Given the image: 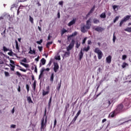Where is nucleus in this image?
<instances>
[{"label":"nucleus","mask_w":131,"mask_h":131,"mask_svg":"<svg viewBox=\"0 0 131 131\" xmlns=\"http://www.w3.org/2000/svg\"><path fill=\"white\" fill-rule=\"evenodd\" d=\"M124 110H125V108H124L123 104L120 103L117 106V108L115 110V112H116V113H121V112H123Z\"/></svg>","instance_id":"nucleus-1"},{"label":"nucleus","mask_w":131,"mask_h":131,"mask_svg":"<svg viewBox=\"0 0 131 131\" xmlns=\"http://www.w3.org/2000/svg\"><path fill=\"white\" fill-rule=\"evenodd\" d=\"M94 52L97 54L99 60H101L103 57V52H102L99 48H96Z\"/></svg>","instance_id":"nucleus-2"},{"label":"nucleus","mask_w":131,"mask_h":131,"mask_svg":"<svg viewBox=\"0 0 131 131\" xmlns=\"http://www.w3.org/2000/svg\"><path fill=\"white\" fill-rule=\"evenodd\" d=\"M123 105H124L125 107H128L130 104V100L128 98H126L122 102Z\"/></svg>","instance_id":"nucleus-3"},{"label":"nucleus","mask_w":131,"mask_h":131,"mask_svg":"<svg viewBox=\"0 0 131 131\" xmlns=\"http://www.w3.org/2000/svg\"><path fill=\"white\" fill-rule=\"evenodd\" d=\"M112 103H113V104L115 103V101H114V98H112L111 100L107 99L106 101L105 105H107V106L109 107V106H110Z\"/></svg>","instance_id":"nucleus-4"},{"label":"nucleus","mask_w":131,"mask_h":131,"mask_svg":"<svg viewBox=\"0 0 131 131\" xmlns=\"http://www.w3.org/2000/svg\"><path fill=\"white\" fill-rule=\"evenodd\" d=\"M54 68H53V70L54 71V72L56 73L58 70H59V64H58V63L57 62H54Z\"/></svg>","instance_id":"nucleus-5"},{"label":"nucleus","mask_w":131,"mask_h":131,"mask_svg":"<svg viewBox=\"0 0 131 131\" xmlns=\"http://www.w3.org/2000/svg\"><path fill=\"white\" fill-rule=\"evenodd\" d=\"M91 18L88 19L86 22V29H90L91 28Z\"/></svg>","instance_id":"nucleus-6"},{"label":"nucleus","mask_w":131,"mask_h":131,"mask_svg":"<svg viewBox=\"0 0 131 131\" xmlns=\"http://www.w3.org/2000/svg\"><path fill=\"white\" fill-rule=\"evenodd\" d=\"M76 35H77V32L75 31L72 34V35L68 36V39L70 40V39H71L72 37H74V36H76Z\"/></svg>","instance_id":"nucleus-7"},{"label":"nucleus","mask_w":131,"mask_h":131,"mask_svg":"<svg viewBox=\"0 0 131 131\" xmlns=\"http://www.w3.org/2000/svg\"><path fill=\"white\" fill-rule=\"evenodd\" d=\"M95 31H97L98 32H102L103 30H104V29H103L101 27H97V28L94 29Z\"/></svg>","instance_id":"nucleus-8"},{"label":"nucleus","mask_w":131,"mask_h":131,"mask_svg":"<svg viewBox=\"0 0 131 131\" xmlns=\"http://www.w3.org/2000/svg\"><path fill=\"white\" fill-rule=\"evenodd\" d=\"M112 59V57L111 55H109L108 57L106 58V61L108 63V64H110L111 63V60Z\"/></svg>","instance_id":"nucleus-9"},{"label":"nucleus","mask_w":131,"mask_h":131,"mask_svg":"<svg viewBox=\"0 0 131 131\" xmlns=\"http://www.w3.org/2000/svg\"><path fill=\"white\" fill-rule=\"evenodd\" d=\"M47 127V124H43V121L41 122V127H40V130L41 131L43 130H45V128Z\"/></svg>","instance_id":"nucleus-10"},{"label":"nucleus","mask_w":131,"mask_h":131,"mask_svg":"<svg viewBox=\"0 0 131 131\" xmlns=\"http://www.w3.org/2000/svg\"><path fill=\"white\" fill-rule=\"evenodd\" d=\"M85 28H86V26L85 25H83L82 27H81V32H82L83 33H85V32H86V30H85Z\"/></svg>","instance_id":"nucleus-11"},{"label":"nucleus","mask_w":131,"mask_h":131,"mask_svg":"<svg viewBox=\"0 0 131 131\" xmlns=\"http://www.w3.org/2000/svg\"><path fill=\"white\" fill-rule=\"evenodd\" d=\"M129 19H131V15H126L123 18V19H124V21H125V22H126V21H128Z\"/></svg>","instance_id":"nucleus-12"},{"label":"nucleus","mask_w":131,"mask_h":131,"mask_svg":"<svg viewBox=\"0 0 131 131\" xmlns=\"http://www.w3.org/2000/svg\"><path fill=\"white\" fill-rule=\"evenodd\" d=\"M79 60L80 61V60L82 59V57H83V52H82V50H81L80 53H79Z\"/></svg>","instance_id":"nucleus-13"},{"label":"nucleus","mask_w":131,"mask_h":131,"mask_svg":"<svg viewBox=\"0 0 131 131\" xmlns=\"http://www.w3.org/2000/svg\"><path fill=\"white\" fill-rule=\"evenodd\" d=\"M117 113H116L115 110L110 114L109 116H110L111 117H114V116H115V114H117Z\"/></svg>","instance_id":"nucleus-14"},{"label":"nucleus","mask_w":131,"mask_h":131,"mask_svg":"<svg viewBox=\"0 0 131 131\" xmlns=\"http://www.w3.org/2000/svg\"><path fill=\"white\" fill-rule=\"evenodd\" d=\"M23 8H24V6H23V5H20L19 7H18V9L17 10V15H19V14H20V12H21V10H20V9H23Z\"/></svg>","instance_id":"nucleus-15"},{"label":"nucleus","mask_w":131,"mask_h":131,"mask_svg":"<svg viewBox=\"0 0 131 131\" xmlns=\"http://www.w3.org/2000/svg\"><path fill=\"white\" fill-rule=\"evenodd\" d=\"M50 93V91H45L44 90H42V96L44 97V96H46V95H49Z\"/></svg>","instance_id":"nucleus-16"},{"label":"nucleus","mask_w":131,"mask_h":131,"mask_svg":"<svg viewBox=\"0 0 131 131\" xmlns=\"http://www.w3.org/2000/svg\"><path fill=\"white\" fill-rule=\"evenodd\" d=\"M93 23L94 24H99V23H100V20L97 18H94Z\"/></svg>","instance_id":"nucleus-17"},{"label":"nucleus","mask_w":131,"mask_h":131,"mask_svg":"<svg viewBox=\"0 0 131 131\" xmlns=\"http://www.w3.org/2000/svg\"><path fill=\"white\" fill-rule=\"evenodd\" d=\"M20 65H22L23 66H24L26 68H29V64L24 63L23 62H20Z\"/></svg>","instance_id":"nucleus-18"},{"label":"nucleus","mask_w":131,"mask_h":131,"mask_svg":"<svg viewBox=\"0 0 131 131\" xmlns=\"http://www.w3.org/2000/svg\"><path fill=\"white\" fill-rule=\"evenodd\" d=\"M73 24H75V20L73 19L71 20L68 26H72Z\"/></svg>","instance_id":"nucleus-19"},{"label":"nucleus","mask_w":131,"mask_h":131,"mask_svg":"<svg viewBox=\"0 0 131 131\" xmlns=\"http://www.w3.org/2000/svg\"><path fill=\"white\" fill-rule=\"evenodd\" d=\"M29 54H35V50L34 49H33V50H31V47L29 48Z\"/></svg>","instance_id":"nucleus-20"},{"label":"nucleus","mask_w":131,"mask_h":131,"mask_svg":"<svg viewBox=\"0 0 131 131\" xmlns=\"http://www.w3.org/2000/svg\"><path fill=\"white\" fill-rule=\"evenodd\" d=\"M51 45H53V41L48 42L46 44V48L47 49H49L50 48V46H51Z\"/></svg>","instance_id":"nucleus-21"},{"label":"nucleus","mask_w":131,"mask_h":131,"mask_svg":"<svg viewBox=\"0 0 131 131\" xmlns=\"http://www.w3.org/2000/svg\"><path fill=\"white\" fill-rule=\"evenodd\" d=\"M17 67H19V68H20L19 69V70H20V71H23V72H26V70L24 69H22V67L19 66V65H16Z\"/></svg>","instance_id":"nucleus-22"},{"label":"nucleus","mask_w":131,"mask_h":131,"mask_svg":"<svg viewBox=\"0 0 131 131\" xmlns=\"http://www.w3.org/2000/svg\"><path fill=\"white\" fill-rule=\"evenodd\" d=\"M75 43V40H74V39H73L69 45L73 48V47H74Z\"/></svg>","instance_id":"nucleus-23"},{"label":"nucleus","mask_w":131,"mask_h":131,"mask_svg":"<svg viewBox=\"0 0 131 131\" xmlns=\"http://www.w3.org/2000/svg\"><path fill=\"white\" fill-rule=\"evenodd\" d=\"M47 118H48V117L46 116L45 118V121L44 118H42L41 119V122H43V124H47Z\"/></svg>","instance_id":"nucleus-24"},{"label":"nucleus","mask_w":131,"mask_h":131,"mask_svg":"<svg viewBox=\"0 0 131 131\" xmlns=\"http://www.w3.org/2000/svg\"><path fill=\"white\" fill-rule=\"evenodd\" d=\"M66 32H68V30H67L65 29H62L61 32V35H63L64 33H66Z\"/></svg>","instance_id":"nucleus-25"},{"label":"nucleus","mask_w":131,"mask_h":131,"mask_svg":"<svg viewBox=\"0 0 131 131\" xmlns=\"http://www.w3.org/2000/svg\"><path fill=\"white\" fill-rule=\"evenodd\" d=\"M100 18H102V19H105L106 18V13L105 12H103L100 16Z\"/></svg>","instance_id":"nucleus-26"},{"label":"nucleus","mask_w":131,"mask_h":131,"mask_svg":"<svg viewBox=\"0 0 131 131\" xmlns=\"http://www.w3.org/2000/svg\"><path fill=\"white\" fill-rule=\"evenodd\" d=\"M128 67V64L126 62H123L122 65V68H125V67Z\"/></svg>","instance_id":"nucleus-27"},{"label":"nucleus","mask_w":131,"mask_h":131,"mask_svg":"<svg viewBox=\"0 0 131 131\" xmlns=\"http://www.w3.org/2000/svg\"><path fill=\"white\" fill-rule=\"evenodd\" d=\"M33 85V89L34 91H35V89L36 88V81L35 80L32 84Z\"/></svg>","instance_id":"nucleus-28"},{"label":"nucleus","mask_w":131,"mask_h":131,"mask_svg":"<svg viewBox=\"0 0 131 131\" xmlns=\"http://www.w3.org/2000/svg\"><path fill=\"white\" fill-rule=\"evenodd\" d=\"M15 47H16V49L19 51V50H20V49L19 48V45L18 44V41H17V40H15Z\"/></svg>","instance_id":"nucleus-29"},{"label":"nucleus","mask_w":131,"mask_h":131,"mask_svg":"<svg viewBox=\"0 0 131 131\" xmlns=\"http://www.w3.org/2000/svg\"><path fill=\"white\" fill-rule=\"evenodd\" d=\"M52 97L51 96L50 98V99L49 100V102H48V107H49V108H50V107H51V104H52Z\"/></svg>","instance_id":"nucleus-30"},{"label":"nucleus","mask_w":131,"mask_h":131,"mask_svg":"<svg viewBox=\"0 0 131 131\" xmlns=\"http://www.w3.org/2000/svg\"><path fill=\"white\" fill-rule=\"evenodd\" d=\"M95 9H96V5H94L93 6V8L90 10V11H89V13H90V14H92V13H93V12L95 11Z\"/></svg>","instance_id":"nucleus-31"},{"label":"nucleus","mask_w":131,"mask_h":131,"mask_svg":"<svg viewBox=\"0 0 131 131\" xmlns=\"http://www.w3.org/2000/svg\"><path fill=\"white\" fill-rule=\"evenodd\" d=\"M50 81H51V82H53L54 81V73H52L51 74V76L50 77Z\"/></svg>","instance_id":"nucleus-32"},{"label":"nucleus","mask_w":131,"mask_h":131,"mask_svg":"<svg viewBox=\"0 0 131 131\" xmlns=\"http://www.w3.org/2000/svg\"><path fill=\"white\" fill-rule=\"evenodd\" d=\"M27 101H28V103H33V101H32V100H31V97H30V96H28L27 97Z\"/></svg>","instance_id":"nucleus-33"},{"label":"nucleus","mask_w":131,"mask_h":131,"mask_svg":"<svg viewBox=\"0 0 131 131\" xmlns=\"http://www.w3.org/2000/svg\"><path fill=\"white\" fill-rule=\"evenodd\" d=\"M10 66H11V68H10V70H11V71H15V66L13 65L12 64H10Z\"/></svg>","instance_id":"nucleus-34"},{"label":"nucleus","mask_w":131,"mask_h":131,"mask_svg":"<svg viewBox=\"0 0 131 131\" xmlns=\"http://www.w3.org/2000/svg\"><path fill=\"white\" fill-rule=\"evenodd\" d=\"M40 62L42 63V65H45V64H46V59L44 58H42L41 60H40Z\"/></svg>","instance_id":"nucleus-35"},{"label":"nucleus","mask_w":131,"mask_h":131,"mask_svg":"<svg viewBox=\"0 0 131 131\" xmlns=\"http://www.w3.org/2000/svg\"><path fill=\"white\" fill-rule=\"evenodd\" d=\"M72 46H71V45H69V46L67 48V50L68 52H69V51H71L72 50Z\"/></svg>","instance_id":"nucleus-36"},{"label":"nucleus","mask_w":131,"mask_h":131,"mask_svg":"<svg viewBox=\"0 0 131 131\" xmlns=\"http://www.w3.org/2000/svg\"><path fill=\"white\" fill-rule=\"evenodd\" d=\"M70 107V104L69 103H67V105L65 106V112H67V110L68 109V108H69Z\"/></svg>","instance_id":"nucleus-37"},{"label":"nucleus","mask_w":131,"mask_h":131,"mask_svg":"<svg viewBox=\"0 0 131 131\" xmlns=\"http://www.w3.org/2000/svg\"><path fill=\"white\" fill-rule=\"evenodd\" d=\"M3 51H4V52H8V51H10V49L7 48V47H6L5 46H4Z\"/></svg>","instance_id":"nucleus-38"},{"label":"nucleus","mask_w":131,"mask_h":131,"mask_svg":"<svg viewBox=\"0 0 131 131\" xmlns=\"http://www.w3.org/2000/svg\"><path fill=\"white\" fill-rule=\"evenodd\" d=\"M124 31H127V32H131V27H128L125 29Z\"/></svg>","instance_id":"nucleus-39"},{"label":"nucleus","mask_w":131,"mask_h":131,"mask_svg":"<svg viewBox=\"0 0 131 131\" xmlns=\"http://www.w3.org/2000/svg\"><path fill=\"white\" fill-rule=\"evenodd\" d=\"M29 21L31 22L32 24H33L34 21H33V18L31 17V16H29Z\"/></svg>","instance_id":"nucleus-40"},{"label":"nucleus","mask_w":131,"mask_h":131,"mask_svg":"<svg viewBox=\"0 0 131 131\" xmlns=\"http://www.w3.org/2000/svg\"><path fill=\"white\" fill-rule=\"evenodd\" d=\"M90 48V46H88L87 48H84L83 49V51H85V52H88V51H89Z\"/></svg>","instance_id":"nucleus-41"},{"label":"nucleus","mask_w":131,"mask_h":131,"mask_svg":"<svg viewBox=\"0 0 131 131\" xmlns=\"http://www.w3.org/2000/svg\"><path fill=\"white\" fill-rule=\"evenodd\" d=\"M6 28L5 29L4 31H3V33H1L2 35H3V37H6Z\"/></svg>","instance_id":"nucleus-42"},{"label":"nucleus","mask_w":131,"mask_h":131,"mask_svg":"<svg viewBox=\"0 0 131 131\" xmlns=\"http://www.w3.org/2000/svg\"><path fill=\"white\" fill-rule=\"evenodd\" d=\"M80 46V42L77 41L76 43V48H77V49H78V48H79Z\"/></svg>","instance_id":"nucleus-43"},{"label":"nucleus","mask_w":131,"mask_h":131,"mask_svg":"<svg viewBox=\"0 0 131 131\" xmlns=\"http://www.w3.org/2000/svg\"><path fill=\"white\" fill-rule=\"evenodd\" d=\"M124 22H125V21L123 19H122L121 20L119 26H120V27H121V26H122V24H123V23H124Z\"/></svg>","instance_id":"nucleus-44"},{"label":"nucleus","mask_w":131,"mask_h":131,"mask_svg":"<svg viewBox=\"0 0 131 131\" xmlns=\"http://www.w3.org/2000/svg\"><path fill=\"white\" fill-rule=\"evenodd\" d=\"M42 39H41L39 41H37L36 43H37L38 45H41V43H42Z\"/></svg>","instance_id":"nucleus-45"},{"label":"nucleus","mask_w":131,"mask_h":131,"mask_svg":"<svg viewBox=\"0 0 131 131\" xmlns=\"http://www.w3.org/2000/svg\"><path fill=\"white\" fill-rule=\"evenodd\" d=\"M64 56H66V57H69V56H70V52H65Z\"/></svg>","instance_id":"nucleus-46"},{"label":"nucleus","mask_w":131,"mask_h":131,"mask_svg":"<svg viewBox=\"0 0 131 131\" xmlns=\"http://www.w3.org/2000/svg\"><path fill=\"white\" fill-rule=\"evenodd\" d=\"M118 19H119V16H116L115 18L114 19V23H116V21H118Z\"/></svg>","instance_id":"nucleus-47"},{"label":"nucleus","mask_w":131,"mask_h":131,"mask_svg":"<svg viewBox=\"0 0 131 131\" xmlns=\"http://www.w3.org/2000/svg\"><path fill=\"white\" fill-rule=\"evenodd\" d=\"M80 113H81V110H80L78 111V112H77V113L76 115V116L78 117V116H79V115H80Z\"/></svg>","instance_id":"nucleus-48"},{"label":"nucleus","mask_w":131,"mask_h":131,"mask_svg":"<svg viewBox=\"0 0 131 131\" xmlns=\"http://www.w3.org/2000/svg\"><path fill=\"white\" fill-rule=\"evenodd\" d=\"M87 38H88V37L84 38V39H83L82 42V45H84V43H85V41H86Z\"/></svg>","instance_id":"nucleus-49"},{"label":"nucleus","mask_w":131,"mask_h":131,"mask_svg":"<svg viewBox=\"0 0 131 131\" xmlns=\"http://www.w3.org/2000/svg\"><path fill=\"white\" fill-rule=\"evenodd\" d=\"M116 40V37L115 36V33H114L113 38V42H115Z\"/></svg>","instance_id":"nucleus-50"},{"label":"nucleus","mask_w":131,"mask_h":131,"mask_svg":"<svg viewBox=\"0 0 131 131\" xmlns=\"http://www.w3.org/2000/svg\"><path fill=\"white\" fill-rule=\"evenodd\" d=\"M10 52L8 53V55H9V56H13V51H12V50H10Z\"/></svg>","instance_id":"nucleus-51"},{"label":"nucleus","mask_w":131,"mask_h":131,"mask_svg":"<svg viewBox=\"0 0 131 131\" xmlns=\"http://www.w3.org/2000/svg\"><path fill=\"white\" fill-rule=\"evenodd\" d=\"M77 116H75V117L73 118L72 122H75V121H76V120L77 119Z\"/></svg>","instance_id":"nucleus-52"},{"label":"nucleus","mask_w":131,"mask_h":131,"mask_svg":"<svg viewBox=\"0 0 131 131\" xmlns=\"http://www.w3.org/2000/svg\"><path fill=\"white\" fill-rule=\"evenodd\" d=\"M15 74L16 75H17V76H18L19 77H20V76H21V73H20V72H19L18 71L16 72Z\"/></svg>","instance_id":"nucleus-53"},{"label":"nucleus","mask_w":131,"mask_h":131,"mask_svg":"<svg viewBox=\"0 0 131 131\" xmlns=\"http://www.w3.org/2000/svg\"><path fill=\"white\" fill-rule=\"evenodd\" d=\"M34 67L35 68L34 71L36 73H37V68L36 67V65L34 64Z\"/></svg>","instance_id":"nucleus-54"},{"label":"nucleus","mask_w":131,"mask_h":131,"mask_svg":"<svg viewBox=\"0 0 131 131\" xmlns=\"http://www.w3.org/2000/svg\"><path fill=\"white\" fill-rule=\"evenodd\" d=\"M26 88L27 91L28 93V92H29V85L27 84L26 86Z\"/></svg>","instance_id":"nucleus-55"},{"label":"nucleus","mask_w":131,"mask_h":131,"mask_svg":"<svg viewBox=\"0 0 131 131\" xmlns=\"http://www.w3.org/2000/svg\"><path fill=\"white\" fill-rule=\"evenodd\" d=\"M5 76H10V74L8 72H5Z\"/></svg>","instance_id":"nucleus-56"},{"label":"nucleus","mask_w":131,"mask_h":131,"mask_svg":"<svg viewBox=\"0 0 131 131\" xmlns=\"http://www.w3.org/2000/svg\"><path fill=\"white\" fill-rule=\"evenodd\" d=\"M113 8L114 11H115V10H116V9H117V8H118V6L117 5H114L113 6Z\"/></svg>","instance_id":"nucleus-57"},{"label":"nucleus","mask_w":131,"mask_h":131,"mask_svg":"<svg viewBox=\"0 0 131 131\" xmlns=\"http://www.w3.org/2000/svg\"><path fill=\"white\" fill-rule=\"evenodd\" d=\"M45 71H46V69H45V68H42L41 70L40 73L43 74Z\"/></svg>","instance_id":"nucleus-58"},{"label":"nucleus","mask_w":131,"mask_h":131,"mask_svg":"<svg viewBox=\"0 0 131 131\" xmlns=\"http://www.w3.org/2000/svg\"><path fill=\"white\" fill-rule=\"evenodd\" d=\"M38 49L39 51V52H41V51H42V47H38Z\"/></svg>","instance_id":"nucleus-59"},{"label":"nucleus","mask_w":131,"mask_h":131,"mask_svg":"<svg viewBox=\"0 0 131 131\" xmlns=\"http://www.w3.org/2000/svg\"><path fill=\"white\" fill-rule=\"evenodd\" d=\"M21 62H24V63H26L27 62V59L25 58L21 60Z\"/></svg>","instance_id":"nucleus-60"},{"label":"nucleus","mask_w":131,"mask_h":131,"mask_svg":"<svg viewBox=\"0 0 131 131\" xmlns=\"http://www.w3.org/2000/svg\"><path fill=\"white\" fill-rule=\"evenodd\" d=\"M127 56L126 55H124L122 56V60H125V59H126Z\"/></svg>","instance_id":"nucleus-61"},{"label":"nucleus","mask_w":131,"mask_h":131,"mask_svg":"<svg viewBox=\"0 0 131 131\" xmlns=\"http://www.w3.org/2000/svg\"><path fill=\"white\" fill-rule=\"evenodd\" d=\"M56 125H57V120L56 119H55L54 120V127H55V126H56Z\"/></svg>","instance_id":"nucleus-62"},{"label":"nucleus","mask_w":131,"mask_h":131,"mask_svg":"<svg viewBox=\"0 0 131 131\" xmlns=\"http://www.w3.org/2000/svg\"><path fill=\"white\" fill-rule=\"evenodd\" d=\"M11 127V128H16V125L12 124Z\"/></svg>","instance_id":"nucleus-63"},{"label":"nucleus","mask_w":131,"mask_h":131,"mask_svg":"<svg viewBox=\"0 0 131 131\" xmlns=\"http://www.w3.org/2000/svg\"><path fill=\"white\" fill-rule=\"evenodd\" d=\"M42 73H40L39 75V79H40V78L42 77Z\"/></svg>","instance_id":"nucleus-64"}]
</instances>
